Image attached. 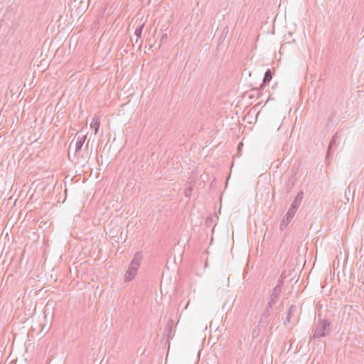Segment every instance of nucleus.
<instances>
[{"mask_svg":"<svg viewBox=\"0 0 364 364\" xmlns=\"http://www.w3.org/2000/svg\"><path fill=\"white\" fill-rule=\"evenodd\" d=\"M303 191H299L293 200L291 207L289 208L285 218L280 223V229L283 230L287 228L291 220L294 216L297 209L299 208L301 201L303 198Z\"/></svg>","mask_w":364,"mask_h":364,"instance_id":"obj_1","label":"nucleus"},{"mask_svg":"<svg viewBox=\"0 0 364 364\" xmlns=\"http://www.w3.org/2000/svg\"><path fill=\"white\" fill-rule=\"evenodd\" d=\"M190 192H191V191L189 189L186 190V191H185L186 196H188L190 194Z\"/></svg>","mask_w":364,"mask_h":364,"instance_id":"obj_16","label":"nucleus"},{"mask_svg":"<svg viewBox=\"0 0 364 364\" xmlns=\"http://www.w3.org/2000/svg\"><path fill=\"white\" fill-rule=\"evenodd\" d=\"M226 28V33L228 32V28Z\"/></svg>","mask_w":364,"mask_h":364,"instance_id":"obj_17","label":"nucleus"},{"mask_svg":"<svg viewBox=\"0 0 364 364\" xmlns=\"http://www.w3.org/2000/svg\"><path fill=\"white\" fill-rule=\"evenodd\" d=\"M269 311H267V309L266 308L265 311L262 313L260 320H259V325L265 327L269 323Z\"/></svg>","mask_w":364,"mask_h":364,"instance_id":"obj_6","label":"nucleus"},{"mask_svg":"<svg viewBox=\"0 0 364 364\" xmlns=\"http://www.w3.org/2000/svg\"><path fill=\"white\" fill-rule=\"evenodd\" d=\"M86 138H87L86 135L77 136V141L75 143V154L78 153L81 150L83 144H85Z\"/></svg>","mask_w":364,"mask_h":364,"instance_id":"obj_5","label":"nucleus"},{"mask_svg":"<svg viewBox=\"0 0 364 364\" xmlns=\"http://www.w3.org/2000/svg\"><path fill=\"white\" fill-rule=\"evenodd\" d=\"M144 26V23H142L141 25H140L139 27H137L136 28L134 34H135V36H136L137 38H141Z\"/></svg>","mask_w":364,"mask_h":364,"instance_id":"obj_12","label":"nucleus"},{"mask_svg":"<svg viewBox=\"0 0 364 364\" xmlns=\"http://www.w3.org/2000/svg\"><path fill=\"white\" fill-rule=\"evenodd\" d=\"M100 121L97 118H93L91 122V127L95 129V134H97L100 127Z\"/></svg>","mask_w":364,"mask_h":364,"instance_id":"obj_10","label":"nucleus"},{"mask_svg":"<svg viewBox=\"0 0 364 364\" xmlns=\"http://www.w3.org/2000/svg\"><path fill=\"white\" fill-rule=\"evenodd\" d=\"M297 311V307L294 305H291L289 309V312L287 313V317L285 318L284 323H287L290 321L291 314H294Z\"/></svg>","mask_w":364,"mask_h":364,"instance_id":"obj_8","label":"nucleus"},{"mask_svg":"<svg viewBox=\"0 0 364 364\" xmlns=\"http://www.w3.org/2000/svg\"><path fill=\"white\" fill-rule=\"evenodd\" d=\"M283 285V282L282 279H279L277 282V284L272 289V291L270 294L269 301L267 304V311H269L272 306L277 303L279 299V295L282 292V287Z\"/></svg>","mask_w":364,"mask_h":364,"instance_id":"obj_3","label":"nucleus"},{"mask_svg":"<svg viewBox=\"0 0 364 364\" xmlns=\"http://www.w3.org/2000/svg\"><path fill=\"white\" fill-rule=\"evenodd\" d=\"M337 137H338L337 134H335L331 137V139L330 140V142H329V144H328V150H327V153H326V157H329L330 156L331 150L335 146V144L336 143Z\"/></svg>","mask_w":364,"mask_h":364,"instance_id":"obj_7","label":"nucleus"},{"mask_svg":"<svg viewBox=\"0 0 364 364\" xmlns=\"http://www.w3.org/2000/svg\"><path fill=\"white\" fill-rule=\"evenodd\" d=\"M329 326L330 323L328 319H323L321 321L315 328L313 337L315 338H320L325 336L329 331Z\"/></svg>","mask_w":364,"mask_h":364,"instance_id":"obj_4","label":"nucleus"},{"mask_svg":"<svg viewBox=\"0 0 364 364\" xmlns=\"http://www.w3.org/2000/svg\"><path fill=\"white\" fill-rule=\"evenodd\" d=\"M295 181H296V179H295L294 175H291L289 178L288 181L287 183V188L288 189V191H289L290 189L292 188V187L294 186V185L295 183Z\"/></svg>","mask_w":364,"mask_h":364,"instance_id":"obj_11","label":"nucleus"},{"mask_svg":"<svg viewBox=\"0 0 364 364\" xmlns=\"http://www.w3.org/2000/svg\"><path fill=\"white\" fill-rule=\"evenodd\" d=\"M211 222H212V218H206V220H205V225H206V226H209V225H210Z\"/></svg>","mask_w":364,"mask_h":364,"instance_id":"obj_14","label":"nucleus"},{"mask_svg":"<svg viewBox=\"0 0 364 364\" xmlns=\"http://www.w3.org/2000/svg\"><path fill=\"white\" fill-rule=\"evenodd\" d=\"M272 79V74L270 69H267L264 73V76L263 77V84H267Z\"/></svg>","mask_w":364,"mask_h":364,"instance_id":"obj_9","label":"nucleus"},{"mask_svg":"<svg viewBox=\"0 0 364 364\" xmlns=\"http://www.w3.org/2000/svg\"><path fill=\"white\" fill-rule=\"evenodd\" d=\"M142 259V254L139 252H136L132 260L131 261L128 270L125 273V280H132L136 274L137 270L139 267L141 260Z\"/></svg>","mask_w":364,"mask_h":364,"instance_id":"obj_2","label":"nucleus"},{"mask_svg":"<svg viewBox=\"0 0 364 364\" xmlns=\"http://www.w3.org/2000/svg\"><path fill=\"white\" fill-rule=\"evenodd\" d=\"M166 38H167V34L164 33L162 35L161 41H166Z\"/></svg>","mask_w":364,"mask_h":364,"instance_id":"obj_15","label":"nucleus"},{"mask_svg":"<svg viewBox=\"0 0 364 364\" xmlns=\"http://www.w3.org/2000/svg\"><path fill=\"white\" fill-rule=\"evenodd\" d=\"M172 325H173V321L170 319L165 327V329H164L165 333H167L168 335L171 333V329H172Z\"/></svg>","mask_w":364,"mask_h":364,"instance_id":"obj_13","label":"nucleus"}]
</instances>
